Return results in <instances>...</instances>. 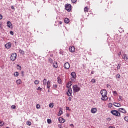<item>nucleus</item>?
Instances as JSON below:
<instances>
[{
    "label": "nucleus",
    "mask_w": 128,
    "mask_h": 128,
    "mask_svg": "<svg viewBox=\"0 0 128 128\" xmlns=\"http://www.w3.org/2000/svg\"><path fill=\"white\" fill-rule=\"evenodd\" d=\"M27 126H32V122H30V121H28L27 122Z\"/></svg>",
    "instance_id": "nucleus-30"
},
{
    "label": "nucleus",
    "mask_w": 128,
    "mask_h": 128,
    "mask_svg": "<svg viewBox=\"0 0 128 128\" xmlns=\"http://www.w3.org/2000/svg\"><path fill=\"white\" fill-rule=\"evenodd\" d=\"M7 26L9 28H12V24L11 22L8 21L7 22Z\"/></svg>",
    "instance_id": "nucleus-13"
},
{
    "label": "nucleus",
    "mask_w": 128,
    "mask_h": 128,
    "mask_svg": "<svg viewBox=\"0 0 128 128\" xmlns=\"http://www.w3.org/2000/svg\"><path fill=\"white\" fill-rule=\"evenodd\" d=\"M17 56H18V55L14 53L13 54H12V55L11 56V60L12 62H14V60H16Z\"/></svg>",
    "instance_id": "nucleus-5"
},
{
    "label": "nucleus",
    "mask_w": 128,
    "mask_h": 128,
    "mask_svg": "<svg viewBox=\"0 0 128 128\" xmlns=\"http://www.w3.org/2000/svg\"><path fill=\"white\" fill-rule=\"evenodd\" d=\"M98 112V109L96 108H93L91 110V112L92 114H96Z\"/></svg>",
    "instance_id": "nucleus-10"
},
{
    "label": "nucleus",
    "mask_w": 128,
    "mask_h": 128,
    "mask_svg": "<svg viewBox=\"0 0 128 128\" xmlns=\"http://www.w3.org/2000/svg\"><path fill=\"white\" fill-rule=\"evenodd\" d=\"M66 110H70V107H66Z\"/></svg>",
    "instance_id": "nucleus-51"
},
{
    "label": "nucleus",
    "mask_w": 128,
    "mask_h": 128,
    "mask_svg": "<svg viewBox=\"0 0 128 128\" xmlns=\"http://www.w3.org/2000/svg\"><path fill=\"white\" fill-rule=\"evenodd\" d=\"M36 107V108H38V110H40V104H37Z\"/></svg>",
    "instance_id": "nucleus-37"
},
{
    "label": "nucleus",
    "mask_w": 128,
    "mask_h": 128,
    "mask_svg": "<svg viewBox=\"0 0 128 128\" xmlns=\"http://www.w3.org/2000/svg\"><path fill=\"white\" fill-rule=\"evenodd\" d=\"M47 82H48V80H47L46 79H44V80H43V84H44V86H46Z\"/></svg>",
    "instance_id": "nucleus-24"
},
{
    "label": "nucleus",
    "mask_w": 128,
    "mask_h": 128,
    "mask_svg": "<svg viewBox=\"0 0 128 128\" xmlns=\"http://www.w3.org/2000/svg\"><path fill=\"white\" fill-rule=\"evenodd\" d=\"M19 52L21 54H23L24 55V51L22 50H19Z\"/></svg>",
    "instance_id": "nucleus-26"
},
{
    "label": "nucleus",
    "mask_w": 128,
    "mask_h": 128,
    "mask_svg": "<svg viewBox=\"0 0 128 128\" xmlns=\"http://www.w3.org/2000/svg\"><path fill=\"white\" fill-rule=\"evenodd\" d=\"M64 23L65 24H70V20L68 18H66L65 20H64Z\"/></svg>",
    "instance_id": "nucleus-23"
},
{
    "label": "nucleus",
    "mask_w": 128,
    "mask_h": 128,
    "mask_svg": "<svg viewBox=\"0 0 128 128\" xmlns=\"http://www.w3.org/2000/svg\"><path fill=\"white\" fill-rule=\"evenodd\" d=\"M124 100V98L122 96H120L119 97V102H122Z\"/></svg>",
    "instance_id": "nucleus-28"
},
{
    "label": "nucleus",
    "mask_w": 128,
    "mask_h": 128,
    "mask_svg": "<svg viewBox=\"0 0 128 128\" xmlns=\"http://www.w3.org/2000/svg\"><path fill=\"white\" fill-rule=\"evenodd\" d=\"M70 52H74L75 50H76V48H74V46H70Z\"/></svg>",
    "instance_id": "nucleus-12"
},
{
    "label": "nucleus",
    "mask_w": 128,
    "mask_h": 128,
    "mask_svg": "<svg viewBox=\"0 0 128 128\" xmlns=\"http://www.w3.org/2000/svg\"><path fill=\"white\" fill-rule=\"evenodd\" d=\"M124 120H126V122H128V116H126L124 118Z\"/></svg>",
    "instance_id": "nucleus-41"
},
{
    "label": "nucleus",
    "mask_w": 128,
    "mask_h": 128,
    "mask_svg": "<svg viewBox=\"0 0 128 128\" xmlns=\"http://www.w3.org/2000/svg\"><path fill=\"white\" fill-rule=\"evenodd\" d=\"M119 112H122V114H126V110H124V108H120Z\"/></svg>",
    "instance_id": "nucleus-15"
},
{
    "label": "nucleus",
    "mask_w": 128,
    "mask_h": 128,
    "mask_svg": "<svg viewBox=\"0 0 128 128\" xmlns=\"http://www.w3.org/2000/svg\"><path fill=\"white\" fill-rule=\"evenodd\" d=\"M70 126H72V128H74V126L73 125V124H71L70 125Z\"/></svg>",
    "instance_id": "nucleus-52"
},
{
    "label": "nucleus",
    "mask_w": 128,
    "mask_h": 128,
    "mask_svg": "<svg viewBox=\"0 0 128 128\" xmlns=\"http://www.w3.org/2000/svg\"><path fill=\"white\" fill-rule=\"evenodd\" d=\"M68 100H69L70 102H72V98H69Z\"/></svg>",
    "instance_id": "nucleus-53"
},
{
    "label": "nucleus",
    "mask_w": 128,
    "mask_h": 128,
    "mask_svg": "<svg viewBox=\"0 0 128 128\" xmlns=\"http://www.w3.org/2000/svg\"><path fill=\"white\" fill-rule=\"evenodd\" d=\"M58 128H62V124H58Z\"/></svg>",
    "instance_id": "nucleus-46"
},
{
    "label": "nucleus",
    "mask_w": 128,
    "mask_h": 128,
    "mask_svg": "<svg viewBox=\"0 0 128 128\" xmlns=\"http://www.w3.org/2000/svg\"><path fill=\"white\" fill-rule=\"evenodd\" d=\"M54 88H58V85L56 84L54 85Z\"/></svg>",
    "instance_id": "nucleus-49"
},
{
    "label": "nucleus",
    "mask_w": 128,
    "mask_h": 128,
    "mask_svg": "<svg viewBox=\"0 0 128 128\" xmlns=\"http://www.w3.org/2000/svg\"><path fill=\"white\" fill-rule=\"evenodd\" d=\"M53 66L54 68H58V62H54L53 64Z\"/></svg>",
    "instance_id": "nucleus-16"
},
{
    "label": "nucleus",
    "mask_w": 128,
    "mask_h": 128,
    "mask_svg": "<svg viewBox=\"0 0 128 128\" xmlns=\"http://www.w3.org/2000/svg\"><path fill=\"white\" fill-rule=\"evenodd\" d=\"M64 112H62V108H60V112L58 114V116H62V114Z\"/></svg>",
    "instance_id": "nucleus-17"
},
{
    "label": "nucleus",
    "mask_w": 128,
    "mask_h": 128,
    "mask_svg": "<svg viewBox=\"0 0 128 128\" xmlns=\"http://www.w3.org/2000/svg\"><path fill=\"white\" fill-rule=\"evenodd\" d=\"M22 74H24V72H22Z\"/></svg>",
    "instance_id": "nucleus-60"
},
{
    "label": "nucleus",
    "mask_w": 128,
    "mask_h": 128,
    "mask_svg": "<svg viewBox=\"0 0 128 128\" xmlns=\"http://www.w3.org/2000/svg\"><path fill=\"white\" fill-rule=\"evenodd\" d=\"M121 66H122V64H118V66L117 70H120V67Z\"/></svg>",
    "instance_id": "nucleus-34"
},
{
    "label": "nucleus",
    "mask_w": 128,
    "mask_h": 128,
    "mask_svg": "<svg viewBox=\"0 0 128 128\" xmlns=\"http://www.w3.org/2000/svg\"><path fill=\"white\" fill-rule=\"evenodd\" d=\"M101 96H102V100L104 102H106L108 100V92L106 90H103L100 92Z\"/></svg>",
    "instance_id": "nucleus-1"
},
{
    "label": "nucleus",
    "mask_w": 128,
    "mask_h": 128,
    "mask_svg": "<svg viewBox=\"0 0 128 128\" xmlns=\"http://www.w3.org/2000/svg\"><path fill=\"white\" fill-rule=\"evenodd\" d=\"M90 10V8L88 7H86L84 8V12H88V11Z\"/></svg>",
    "instance_id": "nucleus-22"
},
{
    "label": "nucleus",
    "mask_w": 128,
    "mask_h": 128,
    "mask_svg": "<svg viewBox=\"0 0 128 128\" xmlns=\"http://www.w3.org/2000/svg\"><path fill=\"white\" fill-rule=\"evenodd\" d=\"M60 24H62V22H60Z\"/></svg>",
    "instance_id": "nucleus-56"
},
{
    "label": "nucleus",
    "mask_w": 128,
    "mask_h": 128,
    "mask_svg": "<svg viewBox=\"0 0 128 128\" xmlns=\"http://www.w3.org/2000/svg\"><path fill=\"white\" fill-rule=\"evenodd\" d=\"M65 9L68 12H70L72 10V6L70 4H66L65 5Z\"/></svg>",
    "instance_id": "nucleus-2"
},
{
    "label": "nucleus",
    "mask_w": 128,
    "mask_h": 128,
    "mask_svg": "<svg viewBox=\"0 0 128 128\" xmlns=\"http://www.w3.org/2000/svg\"><path fill=\"white\" fill-rule=\"evenodd\" d=\"M37 90H40L42 91V88H40V87H39L38 89Z\"/></svg>",
    "instance_id": "nucleus-45"
},
{
    "label": "nucleus",
    "mask_w": 128,
    "mask_h": 128,
    "mask_svg": "<svg viewBox=\"0 0 128 128\" xmlns=\"http://www.w3.org/2000/svg\"><path fill=\"white\" fill-rule=\"evenodd\" d=\"M114 106L116 108H120L121 105L118 103H114Z\"/></svg>",
    "instance_id": "nucleus-20"
},
{
    "label": "nucleus",
    "mask_w": 128,
    "mask_h": 128,
    "mask_svg": "<svg viewBox=\"0 0 128 128\" xmlns=\"http://www.w3.org/2000/svg\"><path fill=\"white\" fill-rule=\"evenodd\" d=\"M14 76L18 78V76H20V74L18 73V72H16V73H14Z\"/></svg>",
    "instance_id": "nucleus-27"
},
{
    "label": "nucleus",
    "mask_w": 128,
    "mask_h": 128,
    "mask_svg": "<svg viewBox=\"0 0 128 128\" xmlns=\"http://www.w3.org/2000/svg\"><path fill=\"white\" fill-rule=\"evenodd\" d=\"M50 86H52V82L50 81H48L47 82V88L50 90Z\"/></svg>",
    "instance_id": "nucleus-9"
},
{
    "label": "nucleus",
    "mask_w": 128,
    "mask_h": 128,
    "mask_svg": "<svg viewBox=\"0 0 128 128\" xmlns=\"http://www.w3.org/2000/svg\"><path fill=\"white\" fill-rule=\"evenodd\" d=\"M109 128H116L112 127V126H110V127H109Z\"/></svg>",
    "instance_id": "nucleus-58"
},
{
    "label": "nucleus",
    "mask_w": 128,
    "mask_h": 128,
    "mask_svg": "<svg viewBox=\"0 0 128 128\" xmlns=\"http://www.w3.org/2000/svg\"><path fill=\"white\" fill-rule=\"evenodd\" d=\"M2 18H3V16H2V14H0V20H2Z\"/></svg>",
    "instance_id": "nucleus-50"
},
{
    "label": "nucleus",
    "mask_w": 128,
    "mask_h": 128,
    "mask_svg": "<svg viewBox=\"0 0 128 128\" xmlns=\"http://www.w3.org/2000/svg\"><path fill=\"white\" fill-rule=\"evenodd\" d=\"M10 34L12 36H14V32H12V31L10 32Z\"/></svg>",
    "instance_id": "nucleus-48"
},
{
    "label": "nucleus",
    "mask_w": 128,
    "mask_h": 128,
    "mask_svg": "<svg viewBox=\"0 0 128 128\" xmlns=\"http://www.w3.org/2000/svg\"><path fill=\"white\" fill-rule=\"evenodd\" d=\"M116 78H120V75L118 74V75L116 76Z\"/></svg>",
    "instance_id": "nucleus-47"
},
{
    "label": "nucleus",
    "mask_w": 128,
    "mask_h": 128,
    "mask_svg": "<svg viewBox=\"0 0 128 128\" xmlns=\"http://www.w3.org/2000/svg\"><path fill=\"white\" fill-rule=\"evenodd\" d=\"M0 28H2V23L0 22Z\"/></svg>",
    "instance_id": "nucleus-44"
},
{
    "label": "nucleus",
    "mask_w": 128,
    "mask_h": 128,
    "mask_svg": "<svg viewBox=\"0 0 128 128\" xmlns=\"http://www.w3.org/2000/svg\"><path fill=\"white\" fill-rule=\"evenodd\" d=\"M58 84H62V79H60V78H58Z\"/></svg>",
    "instance_id": "nucleus-31"
},
{
    "label": "nucleus",
    "mask_w": 128,
    "mask_h": 128,
    "mask_svg": "<svg viewBox=\"0 0 128 128\" xmlns=\"http://www.w3.org/2000/svg\"><path fill=\"white\" fill-rule=\"evenodd\" d=\"M17 66H18V70H22V67L20 66V65H18Z\"/></svg>",
    "instance_id": "nucleus-39"
},
{
    "label": "nucleus",
    "mask_w": 128,
    "mask_h": 128,
    "mask_svg": "<svg viewBox=\"0 0 128 128\" xmlns=\"http://www.w3.org/2000/svg\"><path fill=\"white\" fill-rule=\"evenodd\" d=\"M34 84H40V81H38V80H36L34 82Z\"/></svg>",
    "instance_id": "nucleus-33"
},
{
    "label": "nucleus",
    "mask_w": 128,
    "mask_h": 128,
    "mask_svg": "<svg viewBox=\"0 0 128 128\" xmlns=\"http://www.w3.org/2000/svg\"><path fill=\"white\" fill-rule=\"evenodd\" d=\"M91 82H92V84H96V81L94 79H92Z\"/></svg>",
    "instance_id": "nucleus-43"
},
{
    "label": "nucleus",
    "mask_w": 128,
    "mask_h": 128,
    "mask_svg": "<svg viewBox=\"0 0 128 128\" xmlns=\"http://www.w3.org/2000/svg\"><path fill=\"white\" fill-rule=\"evenodd\" d=\"M108 106V108H112V104H110V103L109 104Z\"/></svg>",
    "instance_id": "nucleus-40"
},
{
    "label": "nucleus",
    "mask_w": 128,
    "mask_h": 128,
    "mask_svg": "<svg viewBox=\"0 0 128 128\" xmlns=\"http://www.w3.org/2000/svg\"><path fill=\"white\" fill-rule=\"evenodd\" d=\"M22 80L20 79L16 81V84L18 86H20V84H22Z\"/></svg>",
    "instance_id": "nucleus-19"
},
{
    "label": "nucleus",
    "mask_w": 128,
    "mask_h": 128,
    "mask_svg": "<svg viewBox=\"0 0 128 128\" xmlns=\"http://www.w3.org/2000/svg\"><path fill=\"white\" fill-rule=\"evenodd\" d=\"M112 114L113 116H120V113L116 110H113L112 111Z\"/></svg>",
    "instance_id": "nucleus-4"
},
{
    "label": "nucleus",
    "mask_w": 128,
    "mask_h": 128,
    "mask_svg": "<svg viewBox=\"0 0 128 128\" xmlns=\"http://www.w3.org/2000/svg\"><path fill=\"white\" fill-rule=\"evenodd\" d=\"M72 86V82H69L67 85H66V88H70V86Z\"/></svg>",
    "instance_id": "nucleus-14"
},
{
    "label": "nucleus",
    "mask_w": 128,
    "mask_h": 128,
    "mask_svg": "<svg viewBox=\"0 0 128 128\" xmlns=\"http://www.w3.org/2000/svg\"><path fill=\"white\" fill-rule=\"evenodd\" d=\"M11 8H12V10H14V6H12Z\"/></svg>",
    "instance_id": "nucleus-54"
},
{
    "label": "nucleus",
    "mask_w": 128,
    "mask_h": 128,
    "mask_svg": "<svg viewBox=\"0 0 128 128\" xmlns=\"http://www.w3.org/2000/svg\"><path fill=\"white\" fill-rule=\"evenodd\" d=\"M76 2H78V0H72V4H76Z\"/></svg>",
    "instance_id": "nucleus-38"
},
{
    "label": "nucleus",
    "mask_w": 128,
    "mask_h": 128,
    "mask_svg": "<svg viewBox=\"0 0 128 128\" xmlns=\"http://www.w3.org/2000/svg\"><path fill=\"white\" fill-rule=\"evenodd\" d=\"M50 92V89H48V92Z\"/></svg>",
    "instance_id": "nucleus-59"
},
{
    "label": "nucleus",
    "mask_w": 128,
    "mask_h": 128,
    "mask_svg": "<svg viewBox=\"0 0 128 128\" xmlns=\"http://www.w3.org/2000/svg\"><path fill=\"white\" fill-rule=\"evenodd\" d=\"M73 90L74 92L75 93L78 92L80 90V88L79 86H78V85H74L73 86Z\"/></svg>",
    "instance_id": "nucleus-3"
},
{
    "label": "nucleus",
    "mask_w": 128,
    "mask_h": 128,
    "mask_svg": "<svg viewBox=\"0 0 128 128\" xmlns=\"http://www.w3.org/2000/svg\"><path fill=\"white\" fill-rule=\"evenodd\" d=\"M5 46L6 48H8V50L10 48H12V43H8L6 44Z\"/></svg>",
    "instance_id": "nucleus-11"
},
{
    "label": "nucleus",
    "mask_w": 128,
    "mask_h": 128,
    "mask_svg": "<svg viewBox=\"0 0 128 128\" xmlns=\"http://www.w3.org/2000/svg\"><path fill=\"white\" fill-rule=\"evenodd\" d=\"M113 94H114V96H118V92L116 91L113 92Z\"/></svg>",
    "instance_id": "nucleus-42"
},
{
    "label": "nucleus",
    "mask_w": 128,
    "mask_h": 128,
    "mask_svg": "<svg viewBox=\"0 0 128 128\" xmlns=\"http://www.w3.org/2000/svg\"><path fill=\"white\" fill-rule=\"evenodd\" d=\"M64 68L66 70H68L70 69V63L66 62L64 64Z\"/></svg>",
    "instance_id": "nucleus-6"
},
{
    "label": "nucleus",
    "mask_w": 128,
    "mask_h": 128,
    "mask_svg": "<svg viewBox=\"0 0 128 128\" xmlns=\"http://www.w3.org/2000/svg\"><path fill=\"white\" fill-rule=\"evenodd\" d=\"M94 74V72L92 71V74Z\"/></svg>",
    "instance_id": "nucleus-55"
},
{
    "label": "nucleus",
    "mask_w": 128,
    "mask_h": 128,
    "mask_svg": "<svg viewBox=\"0 0 128 128\" xmlns=\"http://www.w3.org/2000/svg\"><path fill=\"white\" fill-rule=\"evenodd\" d=\"M66 116L68 118V117H70V114H68L66 115Z\"/></svg>",
    "instance_id": "nucleus-57"
},
{
    "label": "nucleus",
    "mask_w": 128,
    "mask_h": 128,
    "mask_svg": "<svg viewBox=\"0 0 128 128\" xmlns=\"http://www.w3.org/2000/svg\"><path fill=\"white\" fill-rule=\"evenodd\" d=\"M72 89L70 88L68 90V96H72Z\"/></svg>",
    "instance_id": "nucleus-7"
},
{
    "label": "nucleus",
    "mask_w": 128,
    "mask_h": 128,
    "mask_svg": "<svg viewBox=\"0 0 128 128\" xmlns=\"http://www.w3.org/2000/svg\"><path fill=\"white\" fill-rule=\"evenodd\" d=\"M49 62H50V64H52V62H54V60H52V59L50 58L49 59Z\"/></svg>",
    "instance_id": "nucleus-36"
},
{
    "label": "nucleus",
    "mask_w": 128,
    "mask_h": 128,
    "mask_svg": "<svg viewBox=\"0 0 128 128\" xmlns=\"http://www.w3.org/2000/svg\"><path fill=\"white\" fill-rule=\"evenodd\" d=\"M12 110H16V106L13 105L12 106Z\"/></svg>",
    "instance_id": "nucleus-35"
},
{
    "label": "nucleus",
    "mask_w": 128,
    "mask_h": 128,
    "mask_svg": "<svg viewBox=\"0 0 128 128\" xmlns=\"http://www.w3.org/2000/svg\"><path fill=\"white\" fill-rule=\"evenodd\" d=\"M4 126V122L0 121V126Z\"/></svg>",
    "instance_id": "nucleus-25"
},
{
    "label": "nucleus",
    "mask_w": 128,
    "mask_h": 128,
    "mask_svg": "<svg viewBox=\"0 0 128 128\" xmlns=\"http://www.w3.org/2000/svg\"><path fill=\"white\" fill-rule=\"evenodd\" d=\"M58 121L60 124H64V122H66V120L62 118H58Z\"/></svg>",
    "instance_id": "nucleus-8"
},
{
    "label": "nucleus",
    "mask_w": 128,
    "mask_h": 128,
    "mask_svg": "<svg viewBox=\"0 0 128 128\" xmlns=\"http://www.w3.org/2000/svg\"><path fill=\"white\" fill-rule=\"evenodd\" d=\"M47 122L48 124H52V120L50 119H48Z\"/></svg>",
    "instance_id": "nucleus-32"
},
{
    "label": "nucleus",
    "mask_w": 128,
    "mask_h": 128,
    "mask_svg": "<svg viewBox=\"0 0 128 128\" xmlns=\"http://www.w3.org/2000/svg\"><path fill=\"white\" fill-rule=\"evenodd\" d=\"M122 58H124V60H126V61L128 60V56H126V54H124V55Z\"/></svg>",
    "instance_id": "nucleus-21"
},
{
    "label": "nucleus",
    "mask_w": 128,
    "mask_h": 128,
    "mask_svg": "<svg viewBox=\"0 0 128 128\" xmlns=\"http://www.w3.org/2000/svg\"><path fill=\"white\" fill-rule=\"evenodd\" d=\"M49 106L51 108H54V104H50Z\"/></svg>",
    "instance_id": "nucleus-29"
},
{
    "label": "nucleus",
    "mask_w": 128,
    "mask_h": 128,
    "mask_svg": "<svg viewBox=\"0 0 128 128\" xmlns=\"http://www.w3.org/2000/svg\"><path fill=\"white\" fill-rule=\"evenodd\" d=\"M71 76L73 78H76V72H72Z\"/></svg>",
    "instance_id": "nucleus-18"
}]
</instances>
